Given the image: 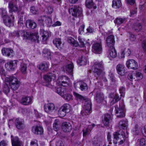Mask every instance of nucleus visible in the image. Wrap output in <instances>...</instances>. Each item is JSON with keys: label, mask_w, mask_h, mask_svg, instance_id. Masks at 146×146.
Returning a JSON list of instances; mask_svg holds the SVG:
<instances>
[{"label": "nucleus", "mask_w": 146, "mask_h": 146, "mask_svg": "<svg viewBox=\"0 0 146 146\" xmlns=\"http://www.w3.org/2000/svg\"><path fill=\"white\" fill-rule=\"evenodd\" d=\"M127 126V122L125 120L120 121L118 124L119 128L123 129H126Z\"/></svg>", "instance_id": "nucleus-34"}, {"label": "nucleus", "mask_w": 146, "mask_h": 146, "mask_svg": "<svg viewBox=\"0 0 146 146\" xmlns=\"http://www.w3.org/2000/svg\"><path fill=\"white\" fill-rule=\"evenodd\" d=\"M86 7L89 9L93 8L95 9L96 8V7L95 5L94 4L92 0H86Z\"/></svg>", "instance_id": "nucleus-31"}, {"label": "nucleus", "mask_w": 146, "mask_h": 146, "mask_svg": "<svg viewBox=\"0 0 146 146\" xmlns=\"http://www.w3.org/2000/svg\"><path fill=\"white\" fill-rule=\"evenodd\" d=\"M44 17L43 18L42 17L40 19L38 20V21L40 23V24L41 25H44V24L43 23L44 19Z\"/></svg>", "instance_id": "nucleus-59"}, {"label": "nucleus", "mask_w": 146, "mask_h": 146, "mask_svg": "<svg viewBox=\"0 0 146 146\" xmlns=\"http://www.w3.org/2000/svg\"><path fill=\"white\" fill-rule=\"evenodd\" d=\"M131 54L130 50L128 48H124L121 49L120 57L121 58L125 57V55L129 56Z\"/></svg>", "instance_id": "nucleus-20"}, {"label": "nucleus", "mask_w": 146, "mask_h": 146, "mask_svg": "<svg viewBox=\"0 0 146 146\" xmlns=\"http://www.w3.org/2000/svg\"><path fill=\"white\" fill-rule=\"evenodd\" d=\"M103 69V65L101 63H96L92 68V70L95 73L96 76L102 74Z\"/></svg>", "instance_id": "nucleus-6"}, {"label": "nucleus", "mask_w": 146, "mask_h": 146, "mask_svg": "<svg viewBox=\"0 0 146 146\" xmlns=\"http://www.w3.org/2000/svg\"><path fill=\"white\" fill-rule=\"evenodd\" d=\"M84 26L83 25H82L80 27L79 29V33L80 34H83L84 32Z\"/></svg>", "instance_id": "nucleus-49"}, {"label": "nucleus", "mask_w": 146, "mask_h": 146, "mask_svg": "<svg viewBox=\"0 0 146 146\" xmlns=\"http://www.w3.org/2000/svg\"><path fill=\"white\" fill-rule=\"evenodd\" d=\"M122 5L121 0H113L112 1V7L115 9L118 8Z\"/></svg>", "instance_id": "nucleus-30"}, {"label": "nucleus", "mask_w": 146, "mask_h": 146, "mask_svg": "<svg viewBox=\"0 0 146 146\" xmlns=\"http://www.w3.org/2000/svg\"><path fill=\"white\" fill-rule=\"evenodd\" d=\"M38 38L39 36L38 32H32L30 33L29 39L33 41L37 40L38 42Z\"/></svg>", "instance_id": "nucleus-28"}, {"label": "nucleus", "mask_w": 146, "mask_h": 146, "mask_svg": "<svg viewBox=\"0 0 146 146\" xmlns=\"http://www.w3.org/2000/svg\"><path fill=\"white\" fill-rule=\"evenodd\" d=\"M11 137L12 146H21V143L17 137H13L11 135Z\"/></svg>", "instance_id": "nucleus-19"}, {"label": "nucleus", "mask_w": 146, "mask_h": 146, "mask_svg": "<svg viewBox=\"0 0 146 146\" xmlns=\"http://www.w3.org/2000/svg\"><path fill=\"white\" fill-rule=\"evenodd\" d=\"M38 67L40 70H43V71H45V66L44 64H41L39 65L38 66Z\"/></svg>", "instance_id": "nucleus-53"}, {"label": "nucleus", "mask_w": 146, "mask_h": 146, "mask_svg": "<svg viewBox=\"0 0 146 146\" xmlns=\"http://www.w3.org/2000/svg\"><path fill=\"white\" fill-rule=\"evenodd\" d=\"M64 70L69 73H71L73 71V66L72 63H70L64 67Z\"/></svg>", "instance_id": "nucleus-29"}, {"label": "nucleus", "mask_w": 146, "mask_h": 146, "mask_svg": "<svg viewBox=\"0 0 146 146\" xmlns=\"http://www.w3.org/2000/svg\"><path fill=\"white\" fill-rule=\"evenodd\" d=\"M61 25V23L59 21H57L52 25V26L53 27H56L57 26H60Z\"/></svg>", "instance_id": "nucleus-63"}, {"label": "nucleus", "mask_w": 146, "mask_h": 146, "mask_svg": "<svg viewBox=\"0 0 146 146\" xmlns=\"http://www.w3.org/2000/svg\"><path fill=\"white\" fill-rule=\"evenodd\" d=\"M69 12L72 15L76 16L78 15H79L81 14L82 9L79 7H74L73 8H72L69 9Z\"/></svg>", "instance_id": "nucleus-11"}, {"label": "nucleus", "mask_w": 146, "mask_h": 146, "mask_svg": "<svg viewBox=\"0 0 146 146\" xmlns=\"http://www.w3.org/2000/svg\"><path fill=\"white\" fill-rule=\"evenodd\" d=\"M57 93L65 100L68 101L72 99V96L67 94L66 90L63 88H58L57 90Z\"/></svg>", "instance_id": "nucleus-4"}, {"label": "nucleus", "mask_w": 146, "mask_h": 146, "mask_svg": "<svg viewBox=\"0 0 146 146\" xmlns=\"http://www.w3.org/2000/svg\"><path fill=\"white\" fill-rule=\"evenodd\" d=\"M3 92L6 94L8 93L10 91V88L7 84L4 85L3 88Z\"/></svg>", "instance_id": "nucleus-46"}, {"label": "nucleus", "mask_w": 146, "mask_h": 146, "mask_svg": "<svg viewBox=\"0 0 146 146\" xmlns=\"http://www.w3.org/2000/svg\"><path fill=\"white\" fill-rule=\"evenodd\" d=\"M55 78V75L53 74H50L46 76V82H49L52 80H54Z\"/></svg>", "instance_id": "nucleus-37"}, {"label": "nucleus", "mask_w": 146, "mask_h": 146, "mask_svg": "<svg viewBox=\"0 0 146 146\" xmlns=\"http://www.w3.org/2000/svg\"><path fill=\"white\" fill-rule=\"evenodd\" d=\"M46 23L48 26H50L52 24V21L51 18L48 17L46 19Z\"/></svg>", "instance_id": "nucleus-50"}, {"label": "nucleus", "mask_w": 146, "mask_h": 146, "mask_svg": "<svg viewBox=\"0 0 146 146\" xmlns=\"http://www.w3.org/2000/svg\"><path fill=\"white\" fill-rule=\"evenodd\" d=\"M23 16L19 17L18 21V24L21 26L23 25Z\"/></svg>", "instance_id": "nucleus-51"}, {"label": "nucleus", "mask_w": 146, "mask_h": 146, "mask_svg": "<svg viewBox=\"0 0 146 146\" xmlns=\"http://www.w3.org/2000/svg\"><path fill=\"white\" fill-rule=\"evenodd\" d=\"M128 79L130 80H131L133 78V74L132 73H130L129 74L128 76Z\"/></svg>", "instance_id": "nucleus-61"}, {"label": "nucleus", "mask_w": 146, "mask_h": 146, "mask_svg": "<svg viewBox=\"0 0 146 146\" xmlns=\"http://www.w3.org/2000/svg\"><path fill=\"white\" fill-rule=\"evenodd\" d=\"M91 103L89 100L85 101L83 109L81 112L82 116L84 115H88L91 112Z\"/></svg>", "instance_id": "nucleus-5"}, {"label": "nucleus", "mask_w": 146, "mask_h": 146, "mask_svg": "<svg viewBox=\"0 0 146 146\" xmlns=\"http://www.w3.org/2000/svg\"><path fill=\"white\" fill-rule=\"evenodd\" d=\"M68 80V78L65 76H60L58 78L57 83L60 86H66L68 85L66 81Z\"/></svg>", "instance_id": "nucleus-14"}, {"label": "nucleus", "mask_w": 146, "mask_h": 146, "mask_svg": "<svg viewBox=\"0 0 146 146\" xmlns=\"http://www.w3.org/2000/svg\"><path fill=\"white\" fill-rule=\"evenodd\" d=\"M67 41L69 43L73 46H77L79 45L78 43L71 37L68 38Z\"/></svg>", "instance_id": "nucleus-35"}, {"label": "nucleus", "mask_w": 146, "mask_h": 146, "mask_svg": "<svg viewBox=\"0 0 146 146\" xmlns=\"http://www.w3.org/2000/svg\"><path fill=\"white\" fill-rule=\"evenodd\" d=\"M1 13L2 17L3 18L4 22L5 25L9 27L13 25L14 22V17L12 15L10 16H8L7 15V12L6 10L2 8L1 9Z\"/></svg>", "instance_id": "nucleus-1"}, {"label": "nucleus", "mask_w": 146, "mask_h": 146, "mask_svg": "<svg viewBox=\"0 0 146 146\" xmlns=\"http://www.w3.org/2000/svg\"><path fill=\"white\" fill-rule=\"evenodd\" d=\"M140 130V128L139 127V126L137 125L135 126V128L133 130V131L135 134V133H138V132Z\"/></svg>", "instance_id": "nucleus-54"}, {"label": "nucleus", "mask_w": 146, "mask_h": 146, "mask_svg": "<svg viewBox=\"0 0 146 146\" xmlns=\"http://www.w3.org/2000/svg\"><path fill=\"white\" fill-rule=\"evenodd\" d=\"M102 50L101 41L98 43H95L93 45L92 50L94 53L100 54L102 52Z\"/></svg>", "instance_id": "nucleus-13"}, {"label": "nucleus", "mask_w": 146, "mask_h": 146, "mask_svg": "<svg viewBox=\"0 0 146 146\" xmlns=\"http://www.w3.org/2000/svg\"><path fill=\"white\" fill-rule=\"evenodd\" d=\"M32 99L29 96H24L22 98L20 101V102L24 105H28L32 102Z\"/></svg>", "instance_id": "nucleus-15"}, {"label": "nucleus", "mask_w": 146, "mask_h": 146, "mask_svg": "<svg viewBox=\"0 0 146 146\" xmlns=\"http://www.w3.org/2000/svg\"><path fill=\"white\" fill-rule=\"evenodd\" d=\"M31 146H38L37 142L36 140L32 141L30 143Z\"/></svg>", "instance_id": "nucleus-56"}, {"label": "nucleus", "mask_w": 146, "mask_h": 146, "mask_svg": "<svg viewBox=\"0 0 146 146\" xmlns=\"http://www.w3.org/2000/svg\"><path fill=\"white\" fill-rule=\"evenodd\" d=\"M15 124L16 127L18 129H23L25 127L24 121L19 118H17L15 119Z\"/></svg>", "instance_id": "nucleus-16"}, {"label": "nucleus", "mask_w": 146, "mask_h": 146, "mask_svg": "<svg viewBox=\"0 0 146 146\" xmlns=\"http://www.w3.org/2000/svg\"><path fill=\"white\" fill-rule=\"evenodd\" d=\"M108 54L109 57L112 58H115L116 56V51L113 46L110 47L108 51Z\"/></svg>", "instance_id": "nucleus-24"}, {"label": "nucleus", "mask_w": 146, "mask_h": 146, "mask_svg": "<svg viewBox=\"0 0 146 146\" xmlns=\"http://www.w3.org/2000/svg\"><path fill=\"white\" fill-rule=\"evenodd\" d=\"M80 86V88L82 90H86L88 87L86 84L82 81H79L75 82L74 83V87L76 89Z\"/></svg>", "instance_id": "nucleus-18"}, {"label": "nucleus", "mask_w": 146, "mask_h": 146, "mask_svg": "<svg viewBox=\"0 0 146 146\" xmlns=\"http://www.w3.org/2000/svg\"><path fill=\"white\" fill-rule=\"evenodd\" d=\"M2 52L3 55L11 57L14 55L13 50L10 48H3L2 49Z\"/></svg>", "instance_id": "nucleus-17"}, {"label": "nucleus", "mask_w": 146, "mask_h": 146, "mask_svg": "<svg viewBox=\"0 0 146 146\" xmlns=\"http://www.w3.org/2000/svg\"><path fill=\"white\" fill-rule=\"evenodd\" d=\"M19 2V1L17 0H13L9 2L8 6L10 12H15L17 11L18 6L17 3Z\"/></svg>", "instance_id": "nucleus-8"}, {"label": "nucleus", "mask_w": 146, "mask_h": 146, "mask_svg": "<svg viewBox=\"0 0 146 146\" xmlns=\"http://www.w3.org/2000/svg\"><path fill=\"white\" fill-rule=\"evenodd\" d=\"M53 43L59 49H60L62 46V42L60 38H55L53 40Z\"/></svg>", "instance_id": "nucleus-32"}, {"label": "nucleus", "mask_w": 146, "mask_h": 146, "mask_svg": "<svg viewBox=\"0 0 146 146\" xmlns=\"http://www.w3.org/2000/svg\"><path fill=\"white\" fill-rule=\"evenodd\" d=\"M120 99V98L118 95L115 94L113 99L111 102V104L113 105L116 102L118 101Z\"/></svg>", "instance_id": "nucleus-45"}, {"label": "nucleus", "mask_w": 146, "mask_h": 146, "mask_svg": "<svg viewBox=\"0 0 146 146\" xmlns=\"http://www.w3.org/2000/svg\"><path fill=\"white\" fill-rule=\"evenodd\" d=\"M125 21V19L121 18H117L114 20V23L118 25H120L123 23Z\"/></svg>", "instance_id": "nucleus-41"}, {"label": "nucleus", "mask_w": 146, "mask_h": 146, "mask_svg": "<svg viewBox=\"0 0 146 146\" xmlns=\"http://www.w3.org/2000/svg\"><path fill=\"white\" fill-rule=\"evenodd\" d=\"M116 70L117 73L121 76H123L125 74V67L122 64H119L116 67Z\"/></svg>", "instance_id": "nucleus-22"}, {"label": "nucleus", "mask_w": 146, "mask_h": 146, "mask_svg": "<svg viewBox=\"0 0 146 146\" xmlns=\"http://www.w3.org/2000/svg\"><path fill=\"white\" fill-rule=\"evenodd\" d=\"M13 35L17 37L21 36L23 37V39L26 40L29 39L30 33L29 34L24 31H15L13 32Z\"/></svg>", "instance_id": "nucleus-9"}, {"label": "nucleus", "mask_w": 146, "mask_h": 146, "mask_svg": "<svg viewBox=\"0 0 146 146\" xmlns=\"http://www.w3.org/2000/svg\"><path fill=\"white\" fill-rule=\"evenodd\" d=\"M107 45L108 46H113L114 43V36L111 35L108 36L106 40Z\"/></svg>", "instance_id": "nucleus-27"}, {"label": "nucleus", "mask_w": 146, "mask_h": 146, "mask_svg": "<svg viewBox=\"0 0 146 146\" xmlns=\"http://www.w3.org/2000/svg\"><path fill=\"white\" fill-rule=\"evenodd\" d=\"M40 34L42 37V42L43 43L45 44L46 43V36L44 34V31L43 30H42L40 31Z\"/></svg>", "instance_id": "nucleus-47"}, {"label": "nucleus", "mask_w": 146, "mask_h": 146, "mask_svg": "<svg viewBox=\"0 0 146 146\" xmlns=\"http://www.w3.org/2000/svg\"><path fill=\"white\" fill-rule=\"evenodd\" d=\"M25 25L27 28L32 29L36 28L37 26L36 23L31 19H28L26 21Z\"/></svg>", "instance_id": "nucleus-21"}, {"label": "nucleus", "mask_w": 146, "mask_h": 146, "mask_svg": "<svg viewBox=\"0 0 146 146\" xmlns=\"http://www.w3.org/2000/svg\"><path fill=\"white\" fill-rule=\"evenodd\" d=\"M87 59L84 57L79 58L77 60V62L80 66L85 65L87 63Z\"/></svg>", "instance_id": "nucleus-33"}, {"label": "nucleus", "mask_w": 146, "mask_h": 146, "mask_svg": "<svg viewBox=\"0 0 146 146\" xmlns=\"http://www.w3.org/2000/svg\"><path fill=\"white\" fill-rule=\"evenodd\" d=\"M107 139L109 141V143H110V141H111V136L110 133H108L107 135Z\"/></svg>", "instance_id": "nucleus-64"}, {"label": "nucleus", "mask_w": 146, "mask_h": 146, "mask_svg": "<svg viewBox=\"0 0 146 146\" xmlns=\"http://www.w3.org/2000/svg\"><path fill=\"white\" fill-rule=\"evenodd\" d=\"M14 64L13 61H11L5 64V66L8 70H10L14 69Z\"/></svg>", "instance_id": "nucleus-36"}, {"label": "nucleus", "mask_w": 146, "mask_h": 146, "mask_svg": "<svg viewBox=\"0 0 146 146\" xmlns=\"http://www.w3.org/2000/svg\"><path fill=\"white\" fill-rule=\"evenodd\" d=\"M47 107L48 108V112H50L53 110L54 108V105L52 103H50L47 105Z\"/></svg>", "instance_id": "nucleus-42"}, {"label": "nucleus", "mask_w": 146, "mask_h": 146, "mask_svg": "<svg viewBox=\"0 0 146 146\" xmlns=\"http://www.w3.org/2000/svg\"><path fill=\"white\" fill-rule=\"evenodd\" d=\"M113 135L114 138L113 141L115 144H122L123 143L126 138L124 133L121 135L117 132H115L113 133Z\"/></svg>", "instance_id": "nucleus-3"}, {"label": "nucleus", "mask_w": 146, "mask_h": 146, "mask_svg": "<svg viewBox=\"0 0 146 146\" xmlns=\"http://www.w3.org/2000/svg\"><path fill=\"white\" fill-rule=\"evenodd\" d=\"M60 122L58 120H55L54 123L53 124V129L55 131H57L59 129V125Z\"/></svg>", "instance_id": "nucleus-40"}, {"label": "nucleus", "mask_w": 146, "mask_h": 146, "mask_svg": "<svg viewBox=\"0 0 146 146\" xmlns=\"http://www.w3.org/2000/svg\"><path fill=\"white\" fill-rule=\"evenodd\" d=\"M7 141L3 140L0 142V146H7Z\"/></svg>", "instance_id": "nucleus-52"}, {"label": "nucleus", "mask_w": 146, "mask_h": 146, "mask_svg": "<svg viewBox=\"0 0 146 146\" xmlns=\"http://www.w3.org/2000/svg\"><path fill=\"white\" fill-rule=\"evenodd\" d=\"M47 52H46V56H47L48 59H51V55H52L53 54L51 53L49 50H47Z\"/></svg>", "instance_id": "nucleus-55"}, {"label": "nucleus", "mask_w": 146, "mask_h": 146, "mask_svg": "<svg viewBox=\"0 0 146 146\" xmlns=\"http://www.w3.org/2000/svg\"><path fill=\"white\" fill-rule=\"evenodd\" d=\"M125 65L129 69L136 70L138 68L137 62L135 60L132 59L127 60L126 61Z\"/></svg>", "instance_id": "nucleus-7"}, {"label": "nucleus", "mask_w": 146, "mask_h": 146, "mask_svg": "<svg viewBox=\"0 0 146 146\" xmlns=\"http://www.w3.org/2000/svg\"><path fill=\"white\" fill-rule=\"evenodd\" d=\"M72 127L70 124L66 122L64 123H63L62 126V130L64 132H69L71 130Z\"/></svg>", "instance_id": "nucleus-26"}, {"label": "nucleus", "mask_w": 146, "mask_h": 146, "mask_svg": "<svg viewBox=\"0 0 146 146\" xmlns=\"http://www.w3.org/2000/svg\"><path fill=\"white\" fill-rule=\"evenodd\" d=\"M135 76L137 80L141 79L143 78L142 74L139 71H136L135 72Z\"/></svg>", "instance_id": "nucleus-44"}, {"label": "nucleus", "mask_w": 146, "mask_h": 146, "mask_svg": "<svg viewBox=\"0 0 146 146\" xmlns=\"http://www.w3.org/2000/svg\"><path fill=\"white\" fill-rule=\"evenodd\" d=\"M33 132L36 134H42L43 133L42 127L39 126H33L32 129Z\"/></svg>", "instance_id": "nucleus-23"}, {"label": "nucleus", "mask_w": 146, "mask_h": 146, "mask_svg": "<svg viewBox=\"0 0 146 146\" xmlns=\"http://www.w3.org/2000/svg\"><path fill=\"white\" fill-rule=\"evenodd\" d=\"M116 116L119 117H122L125 116V110L124 106H122L118 108L117 106H115Z\"/></svg>", "instance_id": "nucleus-10"}, {"label": "nucleus", "mask_w": 146, "mask_h": 146, "mask_svg": "<svg viewBox=\"0 0 146 146\" xmlns=\"http://www.w3.org/2000/svg\"><path fill=\"white\" fill-rule=\"evenodd\" d=\"M78 40L80 44L79 46L81 47H84V39L82 38L80 36H79L78 37Z\"/></svg>", "instance_id": "nucleus-43"}, {"label": "nucleus", "mask_w": 146, "mask_h": 146, "mask_svg": "<svg viewBox=\"0 0 146 146\" xmlns=\"http://www.w3.org/2000/svg\"><path fill=\"white\" fill-rule=\"evenodd\" d=\"M111 118L110 115L108 114L105 115L102 121V123L105 126H108L111 120Z\"/></svg>", "instance_id": "nucleus-25"}, {"label": "nucleus", "mask_w": 146, "mask_h": 146, "mask_svg": "<svg viewBox=\"0 0 146 146\" xmlns=\"http://www.w3.org/2000/svg\"><path fill=\"white\" fill-rule=\"evenodd\" d=\"M126 1L127 3L131 5L133 4L135 2V0H126Z\"/></svg>", "instance_id": "nucleus-60"}, {"label": "nucleus", "mask_w": 146, "mask_h": 146, "mask_svg": "<svg viewBox=\"0 0 146 146\" xmlns=\"http://www.w3.org/2000/svg\"><path fill=\"white\" fill-rule=\"evenodd\" d=\"M5 81L8 82L11 89L13 90H17L20 86V82L17 78L13 76L6 77Z\"/></svg>", "instance_id": "nucleus-2"}, {"label": "nucleus", "mask_w": 146, "mask_h": 146, "mask_svg": "<svg viewBox=\"0 0 146 146\" xmlns=\"http://www.w3.org/2000/svg\"><path fill=\"white\" fill-rule=\"evenodd\" d=\"M47 13L49 14H51L52 11L53 9L52 8L50 7H47Z\"/></svg>", "instance_id": "nucleus-62"}, {"label": "nucleus", "mask_w": 146, "mask_h": 146, "mask_svg": "<svg viewBox=\"0 0 146 146\" xmlns=\"http://www.w3.org/2000/svg\"><path fill=\"white\" fill-rule=\"evenodd\" d=\"M0 75L3 76H5V70L2 68H0Z\"/></svg>", "instance_id": "nucleus-58"}, {"label": "nucleus", "mask_w": 146, "mask_h": 146, "mask_svg": "<svg viewBox=\"0 0 146 146\" xmlns=\"http://www.w3.org/2000/svg\"><path fill=\"white\" fill-rule=\"evenodd\" d=\"M31 12L34 14H35L36 13V11L35 8L34 7H31L30 9Z\"/></svg>", "instance_id": "nucleus-57"}, {"label": "nucleus", "mask_w": 146, "mask_h": 146, "mask_svg": "<svg viewBox=\"0 0 146 146\" xmlns=\"http://www.w3.org/2000/svg\"><path fill=\"white\" fill-rule=\"evenodd\" d=\"M71 110V106L68 104H65L62 106L60 109V113L62 112V116H64L66 113L69 112Z\"/></svg>", "instance_id": "nucleus-12"}, {"label": "nucleus", "mask_w": 146, "mask_h": 146, "mask_svg": "<svg viewBox=\"0 0 146 146\" xmlns=\"http://www.w3.org/2000/svg\"><path fill=\"white\" fill-rule=\"evenodd\" d=\"M73 94L75 97L77 99H79L81 100L84 99V97L82 96L81 95L76 93L75 92H74Z\"/></svg>", "instance_id": "nucleus-48"}, {"label": "nucleus", "mask_w": 146, "mask_h": 146, "mask_svg": "<svg viewBox=\"0 0 146 146\" xmlns=\"http://www.w3.org/2000/svg\"><path fill=\"white\" fill-rule=\"evenodd\" d=\"M20 69L23 73L25 74L27 72V66L25 64L21 63V65Z\"/></svg>", "instance_id": "nucleus-39"}, {"label": "nucleus", "mask_w": 146, "mask_h": 146, "mask_svg": "<svg viewBox=\"0 0 146 146\" xmlns=\"http://www.w3.org/2000/svg\"><path fill=\"white\" fill-rule=\"evenodd\" d=\"M137 143L139 146H146V140L144 138L139 139Z\"/></svg>", "instance_id": "nucleus-38"}]
</instances>
